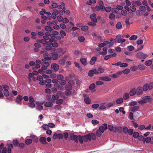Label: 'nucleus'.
I'll list each match as a JSON object with an SVG mask.
<instances>
[{
    "label": "nucleus",
    "mask_w": 153,
    "mask_h": 153,
    "mask_svg": "<svg viewBox=\"0 0 153 153\" xmlns=\"http://www.w3.org/2000/svg\"><path fill=\"white\" fill-rule=\"evenodd\" d=\"M70 138L71 140H74L75 142L76 143L79 141V142L82 144L83 143L82 137L81 135H75L74 134H71L70 135Z\"/></svg>",
    "instance_id": "1"
},
{
    "label": "nucleus",
    "mask_w": 153,
    "mask_h": 153,
    "mask_svg": "<svg viewBox=\"0 0 153 153\" xmlns=\"http://www.w3.org/2000/svg\"><path fill=\"white\" fill-rule=\"evenodd\" d=\"M100 74L99 71H97L96 69L94 68L93 69L90 70L89 71L88 75L90 77H92L93 76L94 74Z\"/></svg>",
    "instance_id": "2"
},
{
    "label": "nucleus",
    "mask_w": 153,
    "mask_h": 153,
    "mask_svg": "<svg viewBox=\"0 0 153 153\" xmlns=\"http://www.w3.org/2000/svg\"><path fill=\"white\" fill-rule=\"evenodd\" d=\"M147 54H145L143 52H140L137 53L136 55V57L141 59H144L148 57Z\"/></svg>",
    "instance_id": "3"
},
{
    "label": "nucleus",
    "mask_w": 153,
    "mask_h": 153,
    "mask_svg": "<svg viewBox=\"0 0 153 153\" xmlns=\"http://www.w3.org/2000/svg\"><path fill=\"white\" fill-rule=\"evenodd\" d=\"M50 56L51 60H56L59 58V56L57 53L54 52L51 53Z\"/></svg>",
    "instance_id": "4"
},
{
    "label": "nucleus",
    "mask_w": 153,
    "mask_h": 153,
    "mask_svg": "<svg viewBox=\"0 0 153 153\" xmlns=\"http://www.w3.org/2000/svg\"><path fill=\"white\" fill-rule=\"evenodd\" d=\"M136 95L137 96L140 95L143 93L142 87L141 86L138 87L136 89Z\"/></svg>",
    "instance_id": "5"
},
{
    "label": "nucleus",
    "mask_w": 153,
    "mask_h": 153,
    "mask_svg": "<svg viewBox=\"0 0 153 153\" xmlns=\"http://www.w3.org/2000/svg\"><path fill=\"white\" fill-rule=\"evenodd\" d=\"M116 40L117 41L118 43L122 44L126 41V39L121 38V36L119 34L117 36Z\"/></svg>",
    "instance_id": "6"
},
{
    "label": "nucleus",
    "mask_w": 153,
    "mask_h": 153,
    "mask_svg": "<svg viewBox=\"0 0 153 153\" xmlns=\"http://www.w3.org/2000/svg\"><path fill=\"white\" fill-rule=\"evenodd\" d=\"M82 140H83L85 142H86L88 140L91 141V140L90 134L82 136Z\"/></svg>",
    "instance_id": "7"
},
{
    "label": "nucleus",
    "mask_w": 153,
    "mask_h": 153,
    "mask_svg": "<svg viewBox=\"0 0 153 153\" xmlns=\"http://www.w3.org/2000/svg\"><path fill=\"white\" fill-rule=\"evenodd\" d=\"M52 69L55 71H57L59 69V66L56 63H53L51 65Z\"/></svg>",
    "instance_id": "8"
},
{
    "label": "nucleus",
    "mask_w": 153,
    "mask_h": 153,
    "mask_svg": "<svg viewBox=\"0 0 153 153\" xmlns=\"http://www.w3.org/2000/svg\"><path fill=\"white\" fill-rule=\"evenodd\" d=\"M142 99H143L145 103H146L147 102H150L152 101V99L151 98L150 96H145L143 97Z\"/></svg>",
    "instance_id": "9"
},
{
    "label": "nucleus",
    "mask_w": 153,
    "mask_h": 153,
    "mask_svg": "<svg viewBox=\"0 0 153 153\" xmlns=\"http://www.w3.org/2000/svg\"><path fill=\"white\" fill-rule=\"evenodd\" d=\"M103 126H101L99 127V130L102 132L103 133L105 129H107V124L106 123L103 124Z\"/></svg>",
    "instance_id": "10"
},
{
    "label": "nucleus",
    "mask_w": 153,
    "mask_h": 153,
    "mask_svg": "<svg viewBox=\"0 0 153 153\" xmlns=\"http://www.w3.org/2000/svg\"><path fill=\"white\" fill-rule=\"evenodd\" d=\"M23 99L22 96L20 95H18L16 99V103L19 104H21V101Z\"/></svg>",
    "instance_id": "11"
},
{
    "label": "nucleus",
    "mask_w": 153,
    "mask_h": 153,
    "mask_svg": "<svg viewBox=\"0 0 153 153\" xmlns=\"http://www.w3.org/2000/svg\"><path fill=\"white\" fill-rule=\"evenodd\" d=\"M96 15L95 13H93L90 16V18L91 20L93 22H97V20L96 18Z\"/></svg>",
    "instance_id": "12"
},
{
    "label": "nucleus",
    "mask_w": 153,
    "mask_h": 153,
    "mask_svg": "<svg viewBox=\"0 0 153 153\" xmlns=\"http://www.w3.org/2000/svg\"><path fill=\"white\" fill-rule=\"evenodd\" d=\"M52 99H49L48 100L49 101L52 102H53L55 101V100H57L59 99V97L56 95L54 94L52 96Z\"/></svg>",
    "instance_id": "13"
},
{
    "label": "nucleus",
    "mask_w": 153,
    "mask_h": 153,
    "mask_svg": "<svg viewBox=\"0 0 153 153\" xmlns=\"http://www.w3.org/2000/svg\"><path fill=\"white\" fill-rule=\"evenodd\" d=\"M7 152L8 153H11V149L13 148V146L12 144H7Z\"/></svg>",
    "instance_id": "14"
},
{
    "label": "nucleus",
    "mask_w": 153,
    "mask_h": 153,
    "mask_svg": "<svg viewBox=\"0 0 153 153\" xmlns=\"http://www.w3.org/2000/svg\"><path fill=\"white\" fill-rule=\"evenodd\" d=\"M99 80L105 81H110L111 78L108 76H105L103 77H100L99 78Z\"/></svg>",
    "instance_id": "15"
},
{
    "label": "nucleus",
    "mask_w": 153,
    "mask_h": 153,
    "mask_svg": "<svg viewBox=\"0 0 153 153\" xmlns=\"http://www.w3.org/2000/svg\"><path fill=\"white\" fill-rule=\"evenodd\" d=\"M39 141L42 144H46L47 143L46 139L45 137H40Z\"/></svg>",
    "instance_id": "16"
},
{
    "label": "nucleus",
    "mask_w": 153,
    "mask_h": 153,
    "mask_svg": "<svg viewBox=\"0 0 153 153\" xmlns=\"http://www.w3.org/2000/svg\"><path fill=\"white\" fill-rule=\"evenodd\" d=\"M129 95L131 96H133L136 94V89L133 88L131 89L129 91Z\"/></svg>",
    "instance_id": "17"
},
{
    "label": "nucleus",
    "mask_w": 153,
    "mask_h": 153,
    "mask_svg": "<svg viewBox=\"0 0 153 153\" xmlns=\"http://www.w3.org/2000/svg\"><path fill=\"white\" fill-rule=\"evenodd\" d=\"M97 59V58L95 56L93 57L91 59L90 61V64L91 65H93L95 63Z\"/></svg>",
    "instance_id": "18"
},
{
    "label": "nucleus",
    "mask_w": 153,
    "mask_h": 153,
    "mask_svg": "<svg viewBox=\"0 0 153 153\" xmlns=\"http://www.w3.org/2000/svg\"><path fill=\"white\" fill-rule=\"evenodd\" d=\"M131 4L135 6H140L142 4L139 1H133L131 2Z\"/></svg>",
    "instance_id": "19"
},
{
    "label": "nucleus",
    "mask_w": 153,
    "mask_h": 153,
    "mask_svg": "<svg viewBox=\"0 0 153 153\" xmlns=\"http://www.w3.org/2000/svg\"><path fill=\"white\" fill-rule=\"evenodd\" d=\"M143 90L144 91H146L148 90L149 88V85L148 83L145 84L142 87Z\"/></svg>",
    "instance_id": "20"
},
{
    "label": "nucleus",
    "mask_w": 153,
    "mask_h": 153,
    "mask_svg": "<svg viewBox=\"0 0 153 153\" xmlns=\"http://www.w3.org/2000/svg\"><path fill=\"white\" fill-rule=\"evenodd\" d=\"M65 89L66 91H71L72 89V86L71 85H65Z\"/></svg>",
    "instance_id": "21"
},
{
    "label": "nucleus",
    "mask_w": 153,
    "mask_h": 153,
    "mask_svg": "<svg viewBox=\"0 0 153 153\" xmlns=\"http://www.w3.org/2000/svg\"><path fill=\"white\" fill-rule=\"evenodd\" d=\"M52 102L49 101L46 102L44 104V106L47 107H50L52 106L53 104Z\"/></svg>",
    "instance_id": "22"
},
{
    "label": "nucleus",
    "mask_w": 153,
    "mask_h": 153,
    "mask_svg": "<svg viewBox=\"0 0 153 153\" xmlns=\"http://www.w3.org/2000/svg\"><path fill=\"white\" fill-rule=\"evenodd\" d=\"M139 108V107L138 106H134L131 107L130 110L132 112H135Z\"/></svg>",
    "instance_id": "23"
},
{
    "label": "nucleus",
    "mask_w": 153,
    "mask_h": 153,
    "mask_svg": "<svg viewBox=\"0 0 153 153\" xmlns=\"http://www.w3.org/2000/svg\"><path fill=\"white\" fill-rule=\"evenodd\" d=\"M102 50L103 51H101L100 52V54L102 55H105L107 53V49L105 47L103 48Z\"/></svg>",
    "instance_id": "24"
},
{
    "label": "nucleus",
    "mask_w": 153,
    "mask_h": 153,
    "mask_svg": "<svg viewBox=\"0 0 153 153\" xmlns=\"http://www.w3.org/2000/svg\"><path fill=\"white\" fill-rule=\"evenodd\" d=\"M54 86L56 87L57 88L58 90L61 91H63L64 90V88L63 86L60 85L59 84L54 85Z\"/></svg>",
    "instance_id": "25"
},
{
    "label": "nucleus",
    "mask_w": 153,
    "mask_h": 153,
    "mask_svg": "<svg viewBox=\"0 0 153 153\" xmlns=\"http://www.w3.org/2000/svg\"><path fill=\"white\" fill-rule=\"evenodd\" d=\"M80 62L84 66L86 65L87 64L86 59L85 58H82L80 59Z\"/></svg>",
    "instance_id": "26"
},
{
    "label": "nucleus",
    "mask_w": 153,
    "mask_h": 153,
    "mask_svg": "<svg viewBox=\"0 0 153 153\" xmlns=\"http://www.w3.org/2000/svg\"><path fill=\"white\" fill-rule=\"evenodd\" d=\"M48 56V53H46L43 54V57L45 59L47 60H51L50 56Z\"/></svg>",
    "instance_id": "27"
},
{
    "label": "nucleus",
    "mask_w": 153,
    "mask_h": 153,
    "mask_svg": "<svg viewBox=\"0 0 153 153\" xmlns=\"http://www.w3.org/2000/svg\"><path fill=\"white\" fill-rule=\"evenodd\" d=\"M42 60L43 61V62L41 63L42 65H44L46 67H48L50 65L49 63L48 62H45V59H42Z\"/></svg>",
    "instance_id": "28"
},
{
    "label": "nucleus",
    "mask_w": 153,
    "mask_h": 153,
    "mask_svg": "<svg viewBox=\"0 0 153 153\" xmlns=\"http://www.w3.org/2000/svg\"><path fill=\"white\" fill-rule=\"evenodd\" d=\"M123 100H126L129 98V94L128 93H126L123 95Z\"/></svg>",
    "instance_id": "29"
},
{
    "label": "nucleus",
    "mask_w": 153,
    "mask_h": 153,
    "mask_svg": "<svg viewBox=\"0 0 153 153\" xmlns=\"http://www.w3.org/2000/svg\"><path fill=\"white\" fill-rule=\"evenodd\" d=\"M84 102L87 104H90L91 102V100L88 97H86L84 99Z\"/></svg>",
    "instance_id": "30"
},
{
    "label": "nucleus",
    "mask_w": 153,
    "mask_h": 153,
    "mask_svg": "<svg viewBox=\"0 0 153 153\" xmlns=\"http://www.w3.org/2000/svg\"><path fill=\"white\" fill-rule=\"evenodd\" d=\"M116 27L117 29H121L122 28V25L120 22H118L116 25Z\"/></svg>",
    "instance_id": "31"
},
{
    "label": "nucleus",
    "mask_w": 153,
    "mask_h": 153,
    "mask_svg": "<svg viewBox=\"0 0 153 153\" xmlns=\"http://www.w3.org/2000/svg\"><path fill=\"white\" fill-rule=\"evenodd\" d=\"M64 100L62 99H57L56 102V103L58 105H61L63 102Z\"/></svg>",
    "instance_id": "32"
},
{
    "label": "nucleus",
    "mask_w": 153,
    "mask_h": 153,
    "mask_svg": "<svg viewBox=\"0 0 153 153\" xmlns=\"http://www.w3.org/2000/svg\"><path fill=\"white\" fill-rule=\"evenodd\" d=\"M123 100L122 98H120L117 99L116 101V102L117 104H121L123 103Z\"/></svg>",
    "instance_id": "33"
},
{
    "label": "nucleus",
    "mask_w": 153,
    "mask_h": 153,
    "mask_svg": "<svg viewBox=\"0 0 153 153\" xmlns=\"http://www.w3.org/2000/svg\"><path fill=\"white\" fill-rule=\"evenodd\" d=\"M36 41L38 43H42L43 44H45L46 42V41L44 39H37Z\"/></svg>",
    "instance_id": "34"
},
{
    "label": "nucleus",
    "mask_w": 153,
    "mask_h": 153,
    "mask_svg": "<svg viewBox=\"0 0 153 153\" xmlns=\"http://www.w3.org/2000/svg\"><path fill=\"white\" fill-rule=\"evenodd\" d=\"M109 19L111 20H114L115 19V16L112 13H111L109 15Z\"/></svg>",
    "instance_id": "35"
},
{
    "label": "nucleus",
    "mask_w": 153,
    "mask_h": 153,
    "mask_svg": "<svg viewBox=\"0 0 153 153\" xmlns=\"http://www.w3.org/2000/svg\"><path fill=\"white\" fill-rule=\"evenodd\" d=\"M3 93L4 95L7 97L10 95L8 91V90H4Z\"/></svg>",
    "instance_id": "36"
},
{
    "label": "nucleus",
    "mask_w": 153,
    "mask_h": 153,
    "mask_svg": "<svg viewBox=\"0 0 153 153\" xmlns=\"http://www.w3.org/2000/svg\"><path fill=\"white\" fill-rule=\"evenodd\" d=\"M28 106L31 108H33L35 106V104L34 102H29L27 103Z\"/></svg>",
    "instance_id": "37"
},
{
    "label": "nucleus",
    "mask_w": 153,
    "mask_h": 153,
    "mask_svg": "<svg viewBox=\"0 0 153 153\" xmlns=\"http://www.w3.org/2000/svg\"><path fill=\"white\" fill-rule=\"evenodd\" d=\"M152 64V61L151 60H148L146 61L145 62V65L147 66H150Z\"/></svg>",
    "instance_id": "38"
},
{
    "label": "nucleus",
    "mask_w": 153,
    "mask_h": 153,
    "mask_svg": "<svg viewBox=\"0 0 153 153\" xmlns=\"http://www.w3.org/2000/svg\"><path fill=\"white\" fill-rule=\"evenodd\" d=\"M64 77L61 74H58L57 76V78L58 80H62L63 79Z\"/></svg>",
    "instance_id": "39"
},
{
    "label": "nucleus",
    "mask_w": 153,
    "mask_h": 153,
    "mask_svg": "<svg viewBox=\"0 0 153 153\" xmlns=\"http://www.w3.org/2000/svg\"><path fill=\"white\" fill-rule=\"evenodd\" d=\"M43 106L40 105H38L36 107V109L39 111L42 110L43 109Z\"/></svg>",
    "instance_id": "40"
},
{
    "label": "nucleus",
    "mask_w": 153,
    "mask_h": 153,
    "mask_svg": "<svg viewBox=\"0 0 153 153\" xmlns=\"http://www.w3.org/2000/svg\"><path fill=\"white\" fill-rule=\"evenodd\" d=\"M137 37V35H133L129 38V40H136Z\"/></svg>",
    "instance_id": "41"
},
{
    "label": "nucleus",
    "mask_w": 153,
    "mask_h": 153,
    "mask_svg": "<svg viewBox=\"0 0 153 153\" xmlns=\"http://www.w3.org/2000/svg\"><path fill=\"white\" fill-rule=\"evenodd\" d=\"M45 29L47 31L51 32L53 30V29L50 26H46L45 27Z\"/></svg>",
    "instance_id": "42"
},
{
    "label": "nucleus",
    "mask_w": 153,
    "mask_h": 153,
    "mask_svg": "<svg viewBox=\"0 0 153 153\" xmlns=\"http://www.w3.org/2000/svg\"><path fill=\"white\" fill-rule=\"evenodd\" d=\"M134 5L130 6V9L132 12H134L136 10V8Z\"/></svg>",
    "instance_id": "43"
},
{
    "label": "nucleus",
    "mask_w": 153,
    "mask_h": 153,
    "mask_svg": "<svg viewBox=\"0 0 153 153\" xmlns=\"http://www.w3.org/2000/svg\"><path fill=\"white\" fill-rule=\"evenodd\" d=\"M121 14L124 16H126L127 14V13L126 10H123L121 11Z\"/></svg>",
    "instance_id": "44"
},
{
    "label": "nucleus",
    "mask_w": 153,
    "mask_h": 153,
    "mask_svg": "<svg viewBox=\"0 0 153 153\" xmlns=\"http://www.w3.org/2000/svg\"><path fill=\"white\" fill-rule=\"evenodd\" d=\"M78 40L80 42H83L85 41V38L82 36H79L78 37Z\"/></svg>",
    "instance_id": "45"
},
{
    "label": "nucleus",
    "mask_w": 153,
    "mask_h": 153,
    "mask_svg": "<svg viewBox=\"0 0 153 153\" xmlns=\"http://www.w3.org/2000/svg\"><path fill=\"white\" fill-rule=\"evenodd\" d=\"M66 81L65 80H62L59 82V83L61 85H64L66 84Z\"/></svg>",
    "instance_id": "46"
},
{
    "label": "nucleus",
    "mask_w": 153,
    "mask_h": 153,
    "mask_svg": "<svg viewBox=\"0 0 153 153\" xmlns=\"http://www.w3.org/2000/svg\"><path fill=\"white\" fill-rule=\"evenodd\" d=\"M96 2L95 0H89L87 2V4L89 5H91L92 3H95Z\"/></svg>",
    "instance_id": "47"
},
{
    "label": "nucleus",
    "mask_w": 153,
    "mask_h": 153,
    "mask_svg": "<svg viewBox=\"0 0 153 153\" xmlns=\"http://www.w3.org/2000/svg\"><path fill=\"white\" fill-rule=\"evenodd\" d=\"M137 69L138 67L136 66H133L130 68V70L132 71H135L137 70Z\"/></svg>",
    "instance_id": "48"
},
{
    "label": "nucleus",
    "mask_w": 153,
    "mask_h": 153,
    "mask_svg": "<svg viewBox=\"0 0 153 153\" xmlns=\"http://www.w3.org/2000/svg\"><path fill=\"white\" fill-rule=\"evenodd\" d=\"M32 140L31 139L25 140V143L27 145H29L32 143Z\"/></svg>",
    "instance_id": "49"
},
{
    "label": "nucleus",
    "mask_w": 153,
    "mask_h": 153,
    "mask_svg": "<svg viewBox=\"0 0 153 153\" xmlns=\"http://www.w3.org/2000/svg\"><path fill=\"white\" fill-rule=\"evenodd\" d=\"M88 27L87 26H83L81 28V30L82 31L88 30Z\"/></svg>",
    "instance_id": "50"
},
{
    "label": "nucleus",
    "mask_w": 153,
    "mask_h": 153,
    "mask_svg": "<svg viewBox=\"0 0 153 153\" xmlns=\"http://www.w3.org/2000/svg\"><path fill=\"white\" fill-rule=\"evenodd\" d=\"M117 131L119 133L121 132L123 130L122 128L121 127H116Z\"/></svg>",
    "instance_id": "51"
},
{
    "label": "nucleus",
    "mask_w": 153,
    "mask_h": 153,
    "mask_svg": "<svg viewBox=\"0 0 153 153\" xmlns=\"http://www.w3.org/2000/svg\"><path fill=\"white\" fill-rule=\"evenodd\" d=\"M139 9L141 11H145L146 10V7L143 6H140Z\"/></svg>",
    "instance_id": "52"
},
{
    "label": "nucleus",
    "mask_w": 153,
    "mask_h": 153,
    "mask_svg": "<svg viewBox=\"0 0 153 153\" xmlns=\"http://www.w3.org/2000/svg\"><path fill=\"white\" fill-rule=\"evenodd\" d=\"M137 102L136 101H134L129 102V105L130 106H134L137 105Z\"/></svg>",
    "instance_id": "53"
},
{
    "label": "nucleus",
    "mask_w": 153,
    "mask_h": 153,
    "mask_svg": "<svg viewBox=\"0 0 153 153\" xmlns=\"http://www.w3.org/2000/svg\"><path fill=\"white\" fill-rule=\"evenodd\" d=\"M133 137L135 138H137L139 136V134L138 132H134L133 134Z\"/></svg>",
    "instance_id": "54"
},
{
    "label": "nucleus",
    "mask_w": 153,
    "mask_h": 153,
    "mask_svg": "<svg viewBox=\"0 0 153 153\" xmlns=\"http://www.w3.org/2000/svg\"><path fill=\"white\" fill-rule=\"evenodd\" d=\"M96 69L97 71L99 72L100 73H102L104 72V69L102 68H98Z\"/></svg>",
    "instance_id": "55"
},
{
    "label": "nucleus",
    "mask_w": 153,
    "mask_h": 153,
    "mask_svg": "<svg viewBox=\"0 0 153 153\" xmlns=\"http://www.w3.org/2000/svg\"><path fill=\"white\" fill-rule=\"evenodd\" d=\"M91 134V138L94 140H95L96 139V135L94 133H92Z\"/></svg>",
    "instance_id": "56"
},
{
    "label": "nucleus",
    "mask_w": 153,
    "mask_h": 153,
    "mask_svg": "<svg viewBox=\"0 0 153 153\" xmlns=\"http://www.w3.org/2000/svg\"><path fill=\"white\" fill-rule=\"evenodd\" d=\"M95 87V85L94 84V83H92V84H91L89 87V89L90 90H92L93 89H94Z\"/></svg>",
    "instance_id": "57"
},
{
    "label": "nucleus",
    "mask_w": 153,
    "mask_h": 153,
    "mask_svg": "<svg viewBox=\"0 0 153 153\" xmlns=\"http://www.w3.org/2000/svg\"><path fill=\"white\" fill-rule=\"evenodd\" d=\"M138 137H138L139 140L140 141H143L144 143H145V141H144L145 138L143 137V136L142 135H140V136H139Z\"/></svg>",
    "instance_id": "58"
},
{
    "label": "nucleus",
    "mask_w": 153,
    "mask_h": 153,
    "mask_svg": "<svg viewBox=\"0 0 153 153\" xmlns=\"http://www.w3.org/2000/svg\"><path fill=\"white\" fill-rule=\"evenodd\" d=\"M112 12L114 13H116L118 12V10L117 8L114 7L111 10Z\"/></svg>",
    "instance_id": "59"
},
{
    "label": "nucleus",
    "mask_w": 153,
    "mask_h": 153,
    "mask_svg": "<svg viewBox=\"0 0 153 153\" xmlns=\"http://www.w3.org/2000/svg\"><path fill=\"white\" fill-rule=\"evenodd\" d=\"M28 100H29V102H35L34 98L32 96H30L29 97Z\"/></svg>",
    "instance_id": "60"
},
{
    "label": "nucleus",
    "mask_w": 153,
    "mask_h": 153,
    "mask_svg": "<svg viewBox=\"0 0 153 153\" xmlns=\"http://www.w3.org/2000/svg\"><path fill=\"white\" fill-rule=\"evenodd\" d=\"M138 68L140 70H144L145 69V66L143 65H138Z\"/></svg>",
    "instance_id": "61"
},
{
    "label": "nucleus",
    "mask_w": 153,
    "mask_h": 153,
    "mask_svg": "<svg viewBox=\"0 0 153 153\" xmlns=\"http://www.w3.org/2000/svg\"><path fill=\"white\" fill-rule=\"evenodd\" d=\"M130 71L129 69L128 68H127L124 70L123 71V72L124 74H127L129 73Z\"/></svg>",
    "instance_id": "62"
},
{
    "label": "nucleus",
    "mask_w": 153,
    "mask_h": 153,
    "mask_svg": "<svg viewBox=\"0 0 153 153\" xmlns=\"http://www.w3.org/2000/svg\"><path fill=\"white\" fill-rule=\"evenodd\" d=\"M54 108L56 110H59L62 108V107L60 105H56L55 106Z\"/></svg>",
    "instance_id": "63"
},
{
    "label": "nucleus",
    "mask_w": 153,
    "mask_h": 153,
    "mask_svg": "<svg viewBox=\"0 0 153 153\" xmlns=\"http://www.w3.org/2000/svg\"><path fill=\"white\" fill-rule=\"evenodd\" d=\"M105 9L106 12H109L111 11V8L110 7H107Z\"/></svg>",
    "instance_id": "64"
}]
</instances>
